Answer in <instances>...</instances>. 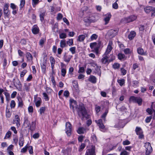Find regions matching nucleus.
<instances>
[{"instance_id":"nucleus-1","label":"nucleus","mask_w":155,"mask_h":155,"mask_svg":"<svg viewBox=\"0 0 155 155\" xmlns=\"http://www.w3.org/2000/svg\"><path fill=\"white\" fill-rule=\"evenodd\" d=\"M112 41H110L108 43L107 49L103 55V58L101 60V61L103 64H105L107 62H110L114 60L115 57L112 54H110L111 57L110 59H109L110 56L109 54L112 50L113 48L112 47Z\"/></svg>"},{"instance_id":"nucleus-2","label":"nucleus","mask_w":155,"mask_h":155,"mask_svg":"<svg viewBox=\"0 0 155 155\" xmlns=\"http://www.w3.org/2000/svg\"><path fill=\"white\" fill-rule=\"evenodd\" d=\"M76 109L78 116L81 117L82 120H83L87 114V112L84 106L82 104H80Z\"/></svg>"},{"instance_id":"nucleus-3","label":"nucleus","mask_w":155,"mask_h":155,"mask_svg":"<svg viewBox=\"0 0 155 155\" xmlns=\"http://www.w3.org/2000/svg\"><path fill=\"white\" fill-rule=\"evenodd\" d=\"M144 146L145 148L146 155H149L152 151V148L149 142H146L145 143Z\"/></svg>"},{"instance_id":"nucleus-4","label":"nucleus","mask_w":155,"mask_h":155,"mask_svg":"<svg viewBox=\"0 0 155 155\" xmlns=\"http://www.w3.org/2000/svg\"><path fill=\"white\" fill-rule=\"evenodd\" d=\"M71 126L69 122H67L66 124V132L68 136H70L71 134Z\"/></svg>"},{"instance_id":"nucleus-5","label":"nucleus","mask_w":155,"mask_h":155,"mask_svg":"<svg viewBox=\"0 0 155 155\" xmlns=\"http://www.w3.org/2000/svg\"><path fill=\"white\" fill-rule=\"evenodd\" d=\"M95 147L92 146L91 148L87 150L85 155H96Z\"/></svg>"},{"instance_id":"nucleus-6","label":"nucleus","mask_w":155,"mask_h":155,"mask_svg":"<svg viewBox=\"0 0 155 155\" xmlns=\"http://www.w3.org/2000/svg\"><path fill=\"white\" fill-rule=\"evenodd\" d=\"M34 102L36 107H39L41 105V99L40 97H37V95H35L34 97Z\"/></svg>"},{"instance_id":"nucleus-7","label":"nucleus","mask_w":155,"mask_h":155,"mask_svg":"<svg viewBox=\"0 0 155 155\" xmlns=\"http://www.w3.org/2000/svg\"><path fill=\"white\" fill-rule=\"evenodd\" d=\"M137 18L136 16L134 15H131L128 17L124 18L123 19V21L124 23H127L132 21L135 20Z\"/></svg>"},{"instance_id":"nucleus-8","label":"nucleus","mask_w":155,"mask_h":155,"mask_svg":"<svg viewBox=\"0 0 155 155\" xmlns=\"http://www.w3.org/2000/svg\"><path fill=\"white\" fill-rule=\"evenodd\" d=\"M137 135H139V138L142 139L143 138L144 135L143 134V131L141 128L139 127H137L135 130Z\"/></svg>"},{"instance_id":"nucleus-9","label":"nucleus","mask_w":155,"mask_h":155,"mask_svg":"<svg viewBox=\"0 0 155 155\" xmlns=\"http://www.w3.org/2000/svg\"><path fill=\"white\" fill-rule=\"evenodd\" d=\"M92 18V17L91 18L90 17H85L84 18V21L85 22L87 23L88 24L91 22H95V20Z\"/></svg>"},{"instance_id":"nucleus-10","label":"nucleus","mask_w":155,"mask_h":155,"mask_svg":"<svg viewBox=\"0 0 155 155\" xmlns=\"http://www.w3.org/2000/svg\"><path fill=\"white\" fill-rule=\"evenodd\" d=\"M97 43L94 42L91 43L90 44V47L91 48H94L96 53L98 52V47L97 46Z\"/></svg>"},{"instance_id":"nucleus-11","label":"nucleus","mask_w":155,"mask_h":155,"mask_svg":"<svg viewBox=\"0 0 155 155\" xmlns=\"http://www.w3.org/2000/svg\"><path fill=\"white\" fill-rule=\"evenodd\" d=\"M72 56L68 55L66 53H65L63 57L64 60L66 62L68 63L70 61Z\"/></svg>"},{"instance_id":"nucleus-12","label":"nucleus","mask_w":155,"mask_h":155,"mask_svg":"<svg viewBox=\"0 0 155 155\" xmlns=\"http://www.w3.org/2000/svg\"><path fill=\"white\" fill-rule=\"evenodd\" d=\"M111 17V15L110 13H108L106 15V17L104 19V20L105 21V25H106L108 23Z\"/></svg>"},{"instance_id":"nucleus-13","label":"nucleus","mask_w":155,"mask_h":155,"mask_svg":"<svg viewBox=\"0 0 155 155\" xmlns=\"http://www.w3.org/2000/svg\"><path fill=\"white\" fill-rule=\"evenodd\" d=\"M39 30V28L37 25H35L33 26L32 29V31L34 34H37L38 33Z\"/></svg>"},{"instance_id":"nucleus-14","label":"nucleus","mask_w":155,"mask_h":155,"mask_svg":"<svg viewBox=\"0 0 155 155\" xmlns=\"http://www.w3.org/2000/svg\"><path fill=\"white\" fill-rule=\"evenodd\" d=\"M20 118H19L18 115H16L15 117V119L13 120L14 123L16 124L17 126L18 127L20 125Z\"/></svg>"},{"instance_id":"nucleus-15","label":"nucleus","mask_w":155,"mask_h":155,"mask_svg":"<svg viewBox=\"0 0 155 155\" xmlns=\"http://www.w3.org/2000/svg\"><path fill=\"white\" fill-rule=\"evenodd\" d=\"M30 123L29 120H28L27 117H25L24 118V121L23 125L26 128L30 126Z\"/></svg>"},{"instance_id":"nucleus-16","label":"nucleus","mask_w":155,"mask_h":155,"mask_svg":"<svg viewBox=\"0 0 155 155\" xmlns=\"http://www.w3.org/2000/svg\"><path fill=\"white\" fill-rule=\"evenodd\" d=\"M26 57L27 58V61H31L33 62L32 59L33 57L31 54L29 52H27L26 54Z\"/></svg>"},{"instance_id":"nucleus-17","label":"nucleus","mask_w":155,"mask_h":155,"mask_svg":"<svg viewBox=\"0 0 155 155\" xmlns=\"http://www.w3.org/2000/svg\"><path fill=\"white\" fill-rule=\"evenodd\" d=\"M36 123L35 121H32L31 124H30L29 127V129L32 131H34L35 128Z\"/></svg>"},{"instance_id":"nucleus-18","label":"nucleus","mask_w":155,"mask_h":155,"mask_svg":"<svg viewBox=\"0 0 155 155\" xmlns=\"http://www.w3.org/2000/svg\"><path fill=\"white\" fill-rule=\"evenodd\" d=\"M136 35V33L134 31H131L128 36V38L131 40L133 39Z\"/></svg>"},{"instance_id":"nucleus-19","label":"nucleus","mask_w":155,"mask_h":155,"mask_svg":"<svg viewBox=\"0 0 155 155\" xmlns=\"http://www.w3.org/2000/svg\"><path fill=\"white\" fill-rule=\"evenodd\" d=\"M46 14L45 12H41L40 13L39 16L40 17V20L41 22H43L44 20V17Z\"/></svg>"},{"instance_id":"nucleus-20","label":"nucleus","mask_w":155,"mask_h":155,"mask_svg":"<svg viewBox=\"0 0 155 155\" xmlns=\"http://www.w3.org/2000/svg\"><path fill=\"white\" fill-rule=\"evenodd\" d=\"M97 121H97L96 122L100 128L103 129L104 128V126L102 123V121L101 119H99Z\"/></svg>"},{"instance_id":"nucleus-21","label":"nucleus","mask_w":155,"mask_h":155,"mask_svg":"<svg viewBox=\"0 0 155 155\" xmlns=\"http://www.w3.org/2000/svg\"><path fill=\"white\" fill-rule=\"evenodd\" d=\"M153 7L151 6H147L145 8H144V10L145 12L147 13H148L150 12H151L153 10Z\"/></svg>"},{"instance_id":"nucleus-22","label":"nucleus","mask_w":155,"mask_h":155,"mask_svg":"<svg viewBox=\"0 0 155 155\" xmlns=\"http://www.w3.org/2000/svg\"><path fill=\"white\" fill-rule=\"evenodd\" d=\"M88 80L93 83H95L96 82V78L93 76H91L88 79Z\"/></svg>"},{"instance_id":"nucleus-23","label":"nucleus","mask_w":155,"mask_h":155,"mask_svg":"<svg viewBox=\"0 0 155 155\" xmlns=\"http://www.w3.org/2000/svg\"><path fill=\"white\" fill-rule=\"evenodd\" d=\"M101 67H99L97 64L95 65V69L96 72L100 77L101 76V72L100 70Z\"/></svg>"},{"instance_id":"nucleus-24","label":"nucleus","mask_w":155,"mask_h":155,"mask_svg":"<svg viewBox=\"0 0 155 155\" xmlns=\"http://www.w3.org/2000/svg\"><path fill=\"white\" fill-rule=\"evenodd\" d=\"M60 46L61 48H64L66 46V40L65 39L61 40L60 42Z\"/></svg>"},{"instance_id":"nucleus-25","label":"nucleus","mask_w":155,"mask_h":155,"mask_svg":"<svg viewBox=\"0 0 155 155\" xmlns=\"http://www.w3.org/2000/svg\"><path fill=\"white\" fill-rule=\"evenodd\" d=\"M18 99V107H22L23 106V104L22 98L21 97H19Z\"/></svg>"},{"instance_id":"nucleus-26","label":"nucleus","mask_w":155,"mask_h":155,"mask_svg":"<svg viewBox=\"0 0 155 155\" xmlns=\"http://www.w3.org/2000/svg\"><path fill=\"white\" fill-rule=\"evenodd\" d=\"M142 100L140 97H137L135 103H137L139 105H140L142 104Z\"/></svg>"},{"instance_id":"nucleus-27","label":"nucleus","mask_w":155,"mask_h":155,"mask_svg":"<svg viewBox=\"0 0 155 155\" xmlns=\"http://www.w3.org/2000/svg\"><path fill=\"white\" fill-rule=\"evenodd\" d=\"M85 37V36L84 35H79L78 37V41H82L84 40Z\"/></svg>"},{"instance_id":"nucleus-28","label":"nucleus","mask_w":155,"mask_h":155,"mask_svg":"<svg viewBox=\"0 0 155 155\" xmlns=\"http://www.w3.org/2000/svg\"><path fill=\"white\" fill-rule=\"evenodd\" d=\"M72 83L74 87L76 90H77L78 88V85L77 81H72Z\"/></svg>"},{"instance_id":"nucleus-29","label":"nucleus","mask_w":155,"mask_h":155,"mask_svg":"<svg viewBox=\"0 0 155 155\" xmlns=\"http://www.w3.org/2000/svg\"><path fill=\"white\" fill-rule=\"evenodd\" d=\"M24 138L21 137L20 138L19 142V144L20 147H21L23 146L24 143Z\"/></svg>"},{"instance_id":"nucleus-30","label":"nucleus","mask_w":155,"mask_h":155,"mask_svg":"<svg viewBox=\"0 0 155 155\" xmlns=\"http://www.w3.org/2000/svg\"><path fill=\"white\" fill-rule=\"evenodd\" d=\"M85 129L83 127H79L78 128L77 132L79 134H82L84 133Z\"/></svg>"},{"instance_id":"nucleus-31","label":"nucleus","mask_w":155,"mask_h":155,"mask_svg":"<svg viewBox=\"0 0 155 155\" xmlns=\"http://www.w3.org/2000/svg\"><path fill=\"white\" fill-rule=\"evenodd\" d=\"M137 52L138 54L141 55H144V51L143 49L141 48H139L137 49Z\"/></svg>"},{"instance_id":"nucleus-32","label":"nucleus","mask_w":155,"mask_h":155,"mask_svg":"<svg viewBox=\"0 0 155 155\" xmlns=\"http://www.w3.org/2000/svg\"><path fill=\"white\" fill-rule=\"evenodd\" d=\"M25 4V0H21L20 1V9L21 10L22 8L24 6Z\"/></svg>"},{"instance_id":"nucleus-33","label":"nucleus","mask_w":155,"mask_h":155,"mask_svg":"<svg viewBox=\"0 0 155 155\" xmlns=\"http://www.w3.org/2000/svg\"><path fill=\"white\" fill-rule=\"evenodd\" d=\"M137 98V97H135L134 96H132L130 97L129 99V102H135L136 101V99Z\"/></svg>"},{"instance_id":"nucleus-34","label":"nucleus","mask_w":155,"mask_h":155,"mask_svg":"<svg viewBox=\"0 0 155 155\" xmlns=\"http://www.w3.org/2000/svg\"><path fill=\"white\" fill-rule=\"evenodd\" d=\"M66 37V34L65 33H61L59 34V38L61 39L65 38Z\"/></svg>"},{"instance_id":"nucleus-35","label":"nucleus","mask_w":155,"mask_h":155,"mask_svg":"<svg viewBox=\"0 0 155 155\" xmlns=\"http://www.w3.org/2000/svg\"><path fill=\"white\" fill-rule=\"evenodd\" d=\"M11 113L10 112L9 110L7 108L6 110V117L9 118L11 117Z\"/></svg>"},{"instance_id":"nucleus-36","label":"nucleus","mask_w":155,"mask_h":155,"mask_svg":"<svg viewBox=\"0 0 155 155\" xmlns=\"http://www.w3.org/2000/svg\"><path fill=\"white\" fill-rule=\"evenodd\" d=\"M108 109H107L104 112V113L103 114V115L101 116V118H104V120L105 119V118L107 116L108 113Z\"/></svg>"},{"instance_id":"nucleus-37","label":"nucleus","mask_w":155,"mask_h":155,"mask_svg":"<svg viewBox=\"0 0 155 155\" xmlns=\"http://www.w3.org/2000/svg\"><path fill=\"white\" fill-rule=\"evenodd\" d=\"M117 82L121 86L124 84V79H119L117 80Z\"/></svg>"},{"instance_id":"nucleus-38","label":"nucleus","mask_w":155,"mask_h":155,"mask_svg":"<svg viewBox=\"0 0 155 155\" xmlns=\"http://www.w3.org/2000/svg\"><path fill=\"white\" fill-rule=\"evenodd\" d=\"M30 85L28 84L25 83L24 84V88L25 90L27 91H28L30 89Z\"/></svg>"},{"instance_id":"nucleus-39","label":"nucleus","mask_w":155,"mask_h":155,"mask_svg":"<svg viewBox=\"0 0 155 155\" xmlns=\"http://www.w3.org/2000/svg\"><path fill=\"white\" fill-rule=\"evenodd\" d=\"M16 104L14 100H12L10 103V106L11 108H14Z\"/></svg>"},{"instance_id":"nucleus-40","label":"nucleus","mask_w":155,"mask_h":155,"mask_svg":"<svg viewBox=\"0 0 155 155\" xmlns=\"http://www.w3.org/2000/svg\"><path fill=\"white\" fill-rule=\"evenodd\" d=\"M139 82L137 81H134L132 82V86L134 87H137Z\"/></svg>"},{"instance_id":"nucleus-41","label":"nucleus","mask_w":155,"mask_h":155,"mask_svg":"<svg viewBox=\"0 0 155 155\" xmlns=\"http://www.w3.org/2000/svg\"><path fill=\"white\" fill-rule=\"evenodd\" d=\"M67 44L69 46H71L73 45V39H69L68 41L67 42Z\"/></svg>"},{"instance_id":"nucleus-42","label":"nucleus","mask_w":155,"mask_h":155,"mask_svg":"<svg viewBox=\"0 0 155 155\" xmlns=\"http://www.w3.org/2000/svg\"><path fill=\"white\" fill-rule=\"evenodd\" d=\"M69 51L71 52L72 54H74L75 53L76 47H72L70 48Z\"/></svg>"},{"instance_id":"nucleus-43","label":"nucleus","mask_w":155,"mask_h":155,"mask_svg":"<svg viewBox=\"0 0 155 155\" xmlns=\"http://www.w3.org/2000/svg\"><path fill=\"white\" fill-rule=\"evenodd\" d=\"M11 132L10 131H8L6 134L5 136L4 137V139H5L7 138H9L11 135Z\"/></svg>"},{"instance_id":"nucleus-44","label":"nucleus","mask_w":155,"mask_h":155,"mask_svg":"<svg viewBox=\"0 0 155 155\" xmlns=\"http://www.w3.org/2000/svg\"><path fill=\"white\" fill-rule=\"evenodd\" d=\"M117 1L118 0H117L112 5V7L113 8L115 9H117L118 8V5L117 2Z\"/></svg>"},{"instance_id":"nucleus-45","label":"nucleus","mask_w":155,"mask_h":155,"mask_svg":"<svg viewBox=\"0 0 155 155\" xmlns=\"http://www.w3.org/2000/svg\"><path fill=\"white\" fill-rule=\"evenodd\" d=\"M43 95L44 97L45 100V101H48L49 100V98L47 94L45 92L43 93Z\"/></svg>"},{"instance_id":"nucleus-46","label":"nucleus","mask_w":155,"mask_h":155,"mask_svg":"<svg viewBox=\"0 0 155 155\" xmlns=\"http://www.w3.org/2000/svg\"><path fill=\"white\" fill-rule=\"evenodd\" d=\"M61 72V75L63 76L64 77L66 73V69L64 68H62Z\"/></svg>"},{"instance_id":"nucleus-47","label":"nucleus","mask_w":155,"mask_h":155,"mask_svg":"<svg viewBox=\"0 0 155 155\" xmlns=\"http://www.w3.org/2000/svg\"><path fill=\"white\" fill-rule=\"evenodd\" d=\"M125 57V55L121 53H119L118 54V58L120 60H121Z\"/></svg>"},{"instance_id":"nucleus-48","label":"nucleus","mask_w":155,"mask_h":155,"mask_svg":"<svg viewBox=\"0 0 155 155\" xmlns=\"http://www.w3.org/2000/svg\"><path fill=\"white\" fill-rule=\"evenodd\" d=\"M41 69L43 72L45 73L46 69V66L45 64H43L41 65Z\"/></svg>"},{"instance_id":"nucleus-49","label":"nucleus","mask_w":155,"mask_h":155,"mask_svg":"<svg viewBox=\"0 0 155 155\" xmlns=\"http://www.w3.org/2000/svg\"><path fill=\"white\" fill-rule=\"evenodd\" d=\"M113 68L114 69H117L119 68L120 67V64L117 63H114L113 65Z\"/></svg>"},{"instance_id":"nucleus-50","label":"nucleus","mask_w":155,"mask_h":155,"mask_svg":"<svg viewBox=\"0 0 155 155\" xmlns=\"http://www.w3.org/2000/svg\"><path fill=\"white\" fill-rule=\"evenodd\" d=\"M62 17L63 15L61 13H59L57 15V19L58 20H60L62 18Z\"/></svg>"},{"instance_id":"nucleus-51","label":"nucleus","mask_w":155,"mask_h":155,"mask_svg":"<svg viewBox=\"0 0 155 155\" xmlns=\"http://www.w3.org/2000/svg\"><path fill=\"white\" fill-rule=\"evenodd\" d=\"M28 148V146L26 145L24 147L22 148L21 150V152L22 153H25L26 152Z\"/></svg>"},{"instance_id":"nucleus-52","label":"nucleus","mask_w":155,"mask_h":155,"mask_svg":"<svg viewBox=\"0 0 155 155\" xmlns=\"http://www.w3.org/2000/svg\"><path fill=\"white\" fill-rule=\"evenodd\" d=\"M28 149L29 150V152L30 154L33 153V148L31 146H28Z\"/></svg>"},{"instance_id":"nucleus-53","label":"nucleus","mask_w":155,"mask_h":155,"mask_svg":"<svg viewBox=\"0 0 155 155\" xmlns=\"http://www.w3.org/2000/svg\"><path fill=\"white\" fill-rule=\"evenodd\" d=\"M97 37L96 34H93L91 36V40H95L97 38Z\"/></svg>"},{"instance_id":"nucleus-54","label":"nucleus","mask_w":155,"mask_h":155,"mask_svg":"<svg viewBox=\"0 0 155 155\" xmlns=\"http://www.w3.org/2000/svg\"><path fill=\"white\" fill-rule=\"evenodd\" d=\"M17 89L19 91H21L22 90V87L21 84H18V85H15V86Z\"/></svg>"},{"instance_id":"nucleus-55","label":"nucleus","mask_w":155,"mask_h":155,"mask_svg":"<svg viewBox=\"0 0 155 155\" xmlns=\"http://www.w3.org/2000/svg\"><path fill=\"white\" fill-rule=\"evenodd\" d=\"M45 108V107H41L40 109V114H41L42 113H44Z\"/></svg>"},{"instance_id":"nucleus-56","label":"nucleus","mask_w":155,"mask_h":155,"mask_svg":"<svg viewBox=\"0 0 155 155\" xmlns=\"http://www.w3.org/2000/svg\"><path fill=\"white\" fill-rule=\"evenodd\" d=\"M85 147V144L84 143H82L80 146V149L79 151L81 152L84 148Z\"/></svg>"},{"instance_id":"nucleus-57","label":"nucleus","mask_w":155,"mask_h":155,"mask_svg":"<svg viewBox=\"0 0 155 155\" xmlns=\"http://www.w3.org/2000/svg\"><path fill=\"white\" fill-rule=\"evenodd\" d=\"M152 118L151 116H149L147 117L145 119V122L147 123H148L150 122Z\"/></svg>"},{"instance_id":"nucleus-58","label":"nucleus","mask_w":155,"mask_h":155,"mask_svg":"<svg viewBox=\"0 0 155 155\" xmlns=\"http://www.w3.org/2000/svg\"><path fill=\"white\" fill-rule=\"evenodd\" d=\"M27 71L25 70H23V71H21V74H20L21 77H24V75H25V74H26V73H27Z\"/></svg>"},{"instance_id":"nucleus-59","label":"nucleus","mask_w":155,"mask_h":155,"mask_svg":"<svg viewBox=\"0 0 155 155\" xmlns=\"http://www.w3.org/2000/svg\"><path fill=\"white\" fill-rule=\"evenodd\" d=\"M130 142L128 140H126L123 142V144L124 145H128L130 144Z\"/></svg>"},{"instance_id":"nucleus-60","label":"nucleus","mask_w":155,"mask_h":155,"mask_svg":"<svg viewBox=\"0 0 155 155\" xmlns=\"http://www.w3.org/2000/svg\"><path fill=\"white\" fill-rule=\"evenodd\" d=\"M124 52L126 54H130L131 52L130 49L128 48L125 49L124 50Z\"/></svg>"},{"instance_id":"nucleus-61","label":"nucleus","mask_w":155,"mask_h":155,"mask_svg":"<svg viewBox=\"0 0 155 155\" xmlns=\"http://www.w3.org/2000/svg\"><path fill=\"white\" fill-rule=\"evenodd\" d=\"M101 109V107L100 106L96 105L95 110L97 113H98L100 111Z\"/></svg>"},{"instance_id":"nucleus-62","label":"nucleus","mask_w":155,"mask_h":155,"mask_svg":"<svg viewBox=\"0 0 155 155\" xmlns=\"http://www.w3.org/2000/svg\"><path fill=\"white\" fill-rule=\"evenodd\" d=\"M28 111L30 113H32L33 112V108L32 106H30L28 107Z\"/></svg>"},{"instance_id":"nucleus-63","label":"nucleus","mask_w":155,"mask_h":155,"mask_svg":"<svg viewBox=\"0 0 155 155\" xmlns=\"http://www.w3.org/2000/svg\"><path fill=\"white\" fill-rule=\"evenodd\" d=\"M69 95V93L68 91H64V95L66 97H68Z\"/></svg>"},{"instance_id":"nucleus-64","label":"nucleus","mask_w":155,"mask_h":155,"mask_svg":"<svg viewBox=\"0 0 155 155\" xmlns=\"http://www.w3.org/2000/svg\"><path fill=\"white\" fill-rule=\"evenodd\" d=\"M128 152L125 150H124L121 153L120 155H128Z\"/></svg>"}]
</instances>
